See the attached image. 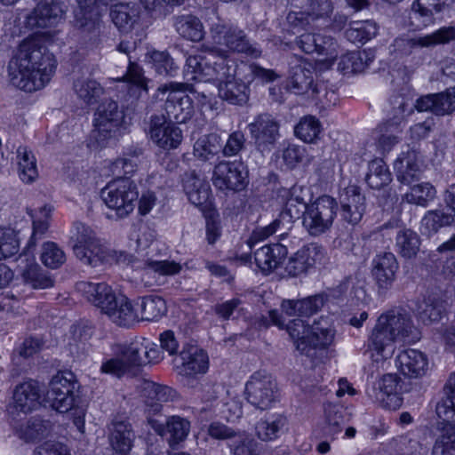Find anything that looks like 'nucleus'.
I'll return each mask as SVG.
<instances>
[{
  "mask_svg": "<svg viewBox=\"0 0 455 455\" xmlns=\"http://www.w3.org/2000/svg\"><path fill=\"white\" fill-rule=\"evenodd\" d=\"M301 8V12H290L287 16L288 22L295 28L298 26L296 21L302 25L303 15H307L312 20L330 17L333 11V4L331 0H307Z\"/></svg>",
  "mask_w": 455,
  "mask_h": 455,
  "instance_id": "nucleus-40",
  "label": "nucleus"
},
{
  "mask_svg": "<svg viewBox=\"0 0 455 455\" xmlns=\"http://www.w3.org/2000/svg\"><path fill=\"white\" fill-rule=\"evenodd\" d=\"M295 44L307 54L316 53L323 57V60L330 65L333 64L339 54L337 42L320 33H304L296 38Z\"/></svg>",
  "mask_w": 455,
  "mask_h": 455,
  "instance_id": "nucleus-18",
  "label": "nucleus"
},
{
  "mask_svg": "<svg viewBox=\"0 0 455 455\" xmlns=\"http://www.w3.org/2000/svg\"><path fill=\"white\" fill-rule=\"evenodd\" d=\"M324 414L323 434L331 440H334L341 433L347 421L346 410L339 404L326 403L324 405Z\"/></svg>",
  "mask_w": 455,
  "mask_h": 455,
  "instance_id": "nucleus-49",
  "label": "nucleus"
},
{
  "mask_svg": "<svg viewBox=\"0 0 455 455\" xmlns=\"http://www.w3.org/2000/svg\"><path fill=\"white\" fill-rule=\"evenodd\" d=\"M322 129V124L315 116H305L296 124L294 133L306 143H315L319 140Z\"/></svg>",
  "mask_w": 455,
  "mask_h": 455,
  "instance_id": "nucleus-58",
  "label": "nucleus"
},
{
  "mask_svg": "<svg viewBox=\"0 0 455 455\" xmlns=\"http://www.w3.org/2000/svg\"><path fill=\"white\" fill-rule=\"evenodd\" d=\"M14 428L17 435L28 443L47 437L52 432V424L40 417H31L26 422L17 424Z\"/></svg>",
  "mask_w": 455,
  "mask_h": 455,
  "instance_id": "nucleus-39",
  "label": "nucleus"
},
{
  "mask_svg": "<svg viewBox=\"0 0 455 455\" xmlns=\"http://www.w3.org/2000/svg\"><path fill=\"white\" fill-rule=\"evenodd\" d=\"M209 36L212 44L211 47L220 50L224 47L228 52L243 53L255 59L261 56V49L251 42L244 30L223 20L218 19L210 25Z\"/></svg>",
  "mask_w": 455,
  "mask_h": 455,
  "instance_id": "nucleus-5",
  "label": "nucleus"
},
{
  "mask_svg": "<svg viewBox=\"0 0 455 455\" xmlns=\"http://www.w3.org/2000/svg\"><path fill=\"white\" fill-rule=\"evenodd\" d=\"M78 9L75 13V26L80 30L84 43L91 47L98 46L101 42L102 22L97 2L107 4L108 0H76Z\"/></svg>",
  "mask_w": 455,
  "mask_h": 455,
  "instance_id": "nucleus-10",
  "label": "nucleus"
},
{
  "mask_svg": "<svg viewBox=\"0 0 455 455\" xmlns=\"http://www.w3.org/2000/svg\"><path fill=\"white\" fill-rule=\"evenodd\" d=\"M310 64L301 62L291 68L288 87L295 94H305L312 89L314 77Z\"/></svg>",
  "mask_w": 455,
  "mask_h": 455,
  "instance_id": "nucleus-44",
  "label": "nucleus"
},
{
  "mask_svg": "<svg viewBox=\"0 0 455 455\" xmlns=\"http://www.w3.org/2000/svg\"><path fill=\"white\" fill-rule=\"evenodd\" d=\"M413 329L410 314L402 307H395L381 314L367 343L372 360L384 363L391 358L395 349V341L409 337Z\"/></svg>",
  "mask_w": 455,
  "mask_h": 455,
  "instance_id": "nucleus-2",
  "label": "nucleus"
},
{
  "mask_svg": "<svg viewBox=\"0 0 455 455\" xmlns=\"http://www.w3.org/2000/svg\"><path fill=\"white\" fill-rule=\"evenodd\" d=\"M236 67L234 64L233 74L228 77L220 78L217 82L219 96L223 100L234 105L245 104L250 96L249 85L235 77Z\"/></svg>",
  "mask_w": 455,
  "mask_h": 455,
  "instance_id": "nucleus-29",
  "label": "nucleus"
},
{
  "mask_svg": "<svg viewBox=\"0 0 455 455\" xmlns=\"http://www.w3.org/2000/svg\"><path fill=\"white\" fill-rule=\"evenodd\" d=\"M64 10L58 2H40L26 17V26L30 28H45L55 26L62 18Z\"/></svg>",
  "mask_w": 455,
  "mask_h": 455,
  "instance_id": "nucleus-27",
  "label": "nucleus"
},
{
  "mask_svg": "<svg viewBox=\"0 0 455 455\" xmlns=\"http://www.w3.org/2000/svg\"><path fill=\"white\" fill-rule=\"evenodd\" d=\"M212 183L221 191L240 192L248 183V170L242 162L221 161L213 169Z\"/></svg>",
  "mask_w": 455,
  "mask_h": 455,
  "instance_id": "nucleus-12",
  "label": "nucleus"
},
{
  "mask_svg": "<svg viewBox=\"0 0 455 455\" xmlns=\"http://www.w3.org/2000/svg\"><path fill=\"white\" fill-rule=\"evenodd\" d=\"M76 290L86 298L88 301L99 307L101 313L104 307H108L116 294L112 288L105 283H92L82 281L76 283Z\"/></svg>",
  "mask_w": 455,
  "mask_h": 455,
  "instance_id": "nucleus-32",
  "label": "nucleus"
},
{
  "mask_svg": "<svg viewBox=\"0 0 455 455\" xmlns=\"http://www.w3.org/2000/svg\"><path fill=\"white\" fill-rule=\"evenodd\" d=\"M132 426L125 420L114 419L109 435L110 445L119 455H128L134 441Z\"/></svg>",
  "mask_w": 455,
  "mask_h": 455,
  "instance_id": "nucleus-37",
  "label": "nucleus"
},
{
  "mask_svg": "<svg viewBox=\"0 0 455 455\" xmlns=\"http://www.w3.org/2000/svg\"><path fill=\"white\" fill-rule=\"evenodd\" d=\"M204 55H190L187 58L184 76L188 81L211 82L228 77L234 71V61L227 52L204 44Z\"/></svg>",
  "mask_w": 455,
  "mask_h": 455,
  "instance_id": "nucleus-3",
  "label": "nucleus"
},
{
  "mask_svg": "<svg viewBox=\"0 0 455 455\" xmlns=\"http://www.w3.org/2000/svg\"><path fill=\"white\" fill-rule=\"evenodd\" d=\"M148 424L161 436L169 434L167 441L172 449L185 441L190 431V422L180 416H171L164 423L155 419H148Z\"/></svg>",
  "mask_w": 455,
  "mask_h": 455,
  "instance_id": "nucleus-25",
  "label": "nucleus"
},
{
  "mask_svg": "<svg viewBox=\"0 0 455 455\" xmlns=\"http://www.w3.org/2000/svg\"><path fill=\"white\" fill-rule=\"evenodd\" d=\"M110 16L120 30L128 31L139 17V9L135 4H116L111 7Z\"/></svg>",
  "mask_w": 455,
  "mask_h": 455,
  "instance_id": "nucleus-55",
  "label": "nucleus"
},
{
  "mask_svg": "<svg viewBox=\"0 0 455 455\" xmlns=\"http://www.w3.org/2000/svg\"><path fill=\"white\" fill-rule=\"evenodd\" d=\"M444 396L436 405V414L446 423L436 438L433 455H455V373L451 375L444 388Z\"/></svg>",
  "mask_w": 455,
  "mask_h": 455,
  "instance_id": "nucleus-4",
  "label": "nucleus"
},
{
  "mask_svg": "<svg viewBox=\"0 0 455 455\" xmlns=\"http://www.w3.org/2000/svg\"><path fill=\"white\" fill-rule=\"evenodd\" d=\"M323 295L316 294L302 299H283L281 308L289 316L308 317L316 314L324 305Z\"/></svg>",
  "mask_w": 455,
  "mask_h": 455,
  "instance_id": "nucleus-35",
  "label": "nucleus"
},
{
  "mask_svg": "<svg viewBox=\"0 0 455 455\" xmlns=\"http://www.w3.org/2000/svg\"><path fill=\"white\" fill-rule=\"evenodd\" d=\"M334 338V331L330 328L326 322L315 323L311 325L310 338L307 341L311 345V356L315 355L316 348H326L330 346Z\"/></svg>",
  "mask_w": 455,
  "mask_h": 455,
  "instance_id": "nucleus-60",
  "label": "nucleus"
},
{
  "mask_svg": "<svg viewBox=\"0 0 455 455\" xmlns=\"http://www.w3.org/2000/svg\"><path fill=\"white\" fill-rule=\"evenodd\" d=\"M286 254L285 246L275 243L258 249L254 253V259L262 273L269 274L282 263Z\"/></svg>",
  "mask_w": 455,
  "mask_h": 455,
  "instance_id": "nucleus-38",
  "label": "nucleus"
},
{
  "mask_svg": "<svg viewBox=\"0 0 455 455\" xmlns=\"http://www.w3.org/2000/svg\"><path fill=\"white\" fill-rule=\"evenodd\" d=\"M57 68L54 56L36 36L23 39L7 66L9 82L16 88L32 92L44 88Z\"/></svg>",
  "mask_w": 455,
  "mask_h": 455,
  "instance_id": "nucleus-1",
  "label": "nucleus"
},
{
  "mask_svg": "<svg viewBox=\"0 0 455 455\" xmlns=\"http://www.w3.org/2000/svg\"><path fill=\"white\" fill-rule=\"evenodd\" d=\"M311 326L302 319H294L287 324V331L292 339L296 349L307 356H311L310 338Z\"/></svg>",
  "mask_w": 455,
  "mask_h": 455,
  "instance_id": "nucleus-52",
  "label": "nucleus"
},
{
  "mask_svg": "<svg viewBox=\"0 0 455 455\" xmlns=\"http://www.w3.org/2000/svg\"><path fill=\"white\" fill-rule=\"evenodd\" d=\"M181 364L178 366L179 373L191 377L204 374L209 367L207 354L197 347L189 346L180 352Z\"/></svg>",
  "mask_w": 455,
  "mask_h": 455,
  "instance_id": "nucleus-31",
  "label": "nucleus"
},
{
  "mask_svg": "<svg viewBox=\"0 0 455 455\" xmlns=\"http://www.w3.org/2000/svg\"><path fill=\"white\" fill-rule=\"evenodd\" d=\"M396 103L397 107L394 108L392 116L378 127V146L384 152H389L402 140L408 105L403 99H399Z\"/></svg>",
  "mask_w": 455,
  "mask_h": 455,
  "instance_id": "nucleus-15",
  "label": "nucleus"
},
{
  "mask_svg": "<svg viewBox=\"0 0 455 455\" xmlns=\"http://www.w3.org/2000/svg\"><path fill=\"white\" fill-rule=\"evenodd\" d=\"M104 307L103 314L118 326L129 327L139 319L137 310L132 302L124 295H117L116 298Z\"/></svg>",
  "mask_w": 455,
  "mask_h": 455,
  "instance_id": "nucleus-30",
  "label": "nucleus"
},
{
  "mask_svg": "<svg viewBox=\"0 0 455 455\" xmlns=\"http://www.w3.org/2000/svg\"><path fill=\"white\" fill-rule=\"evenodd\" d=\"M118 82H127L132 85L130 90H138L139 97L141 92H148L147 79L143 75V69L137 63L129 61V66L127 68L126 73L119 78H116Z\"/></svg>",
  "mask_w": 455,
  "mask_h": 455,
  "instance_id": "nucleus-64",
  "label": "nucleus"
},
{
  "mask_svg": "<svg viewBox=\"0 0 455 455\" xmlns=\"http://www.w3.org/2000/svg\"><path fill=\"white\" fill-rule=\"evenodd\" d=\"M140 318L144 321H156L166 312V304L164 299L158 296H147L141 299Z\"/></svg>",
  "mask_w": 455,
  "mask_h": 455,
  "instance_id": "nucleus-62",
  "label": "nucleus"
},
{
  "mask_svg": "<svg viewBox=\"0 0 455 455\" xmlns=\"http://www.w3.org/2000/svg\"><path fill=\"white\" fill-rule=\"evenodd\" d=\"M173 26L176 32L183 38L200 42L204 37V28L202 21L194 15H179L173 19Z\"/></svg>",
  "mask_w": 455,
  "mask_h": 455,
  "instance_id": "nucleus-43",
  "label": "nucleus"
},
{
  "mask_svg": "<svg viewBox=\"0 0 455 455\" xmlns=\"http://www.w3.org/2000/svg\"><path fill=\"white\" fill-rule=\"evenodd\" d=\"M140 388L142 396L146 399V403L155 407V411H157L162 403L172 402L178 397L177 392L173 388L156 384L149 379H142Z\"/></svg>",
  "mask_w": 455,
  "mask_h": 455,
  "instance_id": "nucleus-36",
  "label": "nucleus"
},
{
  "mask_svg": "<svg viewBox=\"0 0 455 455\" xmlns=\"http://www.w3.org/2000/svg\"><path fill=\"white\" fill-rule=\"evenodd\" d=\"M248 127L256 147L261 151L270 150L280 137V124L269 114L259 115Z\"/></svg>",
  "mask_w": 455,
  "mask_h": 455,
  "instance_id": "nucleus-21",
  "label": "nucleus"
},
{
  "mask_svg": "<svg viewBox=\"0 0 455 455\" xmlns=\"http://www.w3.org/2000/svg\"><path fill=\"white\" fill-rule=\"evenodd\" d=\"M245 399L255 409L265 411L272 408L280 400L275 380L271 375L254 372L245 384Z\"/></svg>",
  "mask_w": 455,
  "mask_h": 455,
  "instance_id": "nucleus-9",
  "label": "nucleus"
},
{
  "mask_svg": "<svg viewBox=\"0 0 455 455\" xmlns=\"http://www.w3.org/2000/svg\"><path fill=\"white\" fill-rule=\"evenodd\" d=\"M221 148L220 138L216 133H210L200 137L194 144L195 157L201 161H207L215 156Z\"/></svg>",
  "mask_w": 455,
  "mask_h": 455,
  "instance_id": "nucleus-59",
  "label": "nucleus"
},
{
  "mask_svg": "<svg viewBox=\"0 0 455 455\" xmlns=\"http://www.w3.org/2000/svg\"><path fill=\"white\" fill-rule=\"evenodd\" d=\"M421 240L419 235L410 228H403L397 232L395 248L396 252L403 259H411L419 251Z\"/></svg>",
  "mask_w": 455,
  "mask_h": 455,
  "instance_id": "nucleus-48",
  "label": "nucleus"
},
{
  "mask_svg": "<svg viewBox=\"0 0 455 455\" xmlns=\"http://www.w3.org/2000/svg\"><path fill=\"white\" fill-rule=\"evenodd\" d=\"M42 390L38 382L25 381L18 385L12 395V403L8 408L9 414L15 419L18 412L28 413L40 407Z\"/></svg>",
  "mask_w": 455,
  "mask_h": 455,
  "instance_id": "nucleus-19",
  "label": "nucleus"
},
{
  "mask_svg": "<svg viewBox=\"0 0 455 455\" xmlns=\"http://www.w3.org/2000/svg\"><path fill=\"white\" fill-rule=\"evenodd\" d=\"M124 119L123 111L114 100H106L100 104L94 114L93 130L91 137L100 146H104L112 138Z\"/></svg>",
  "mask_w": 455,
  "mask_h": 455,
  "instance_id": "nucleus-11",
  "label": "nucleus"
},
{
  "mask_svg": "<svg viewBox=\"0 0 455 455\" xmlns=\"http://www.w3.org/2000/svg\"><path fill=\"white\" fill-rule=\"evenodd\" d=\"M455 38L454 28H442L431 34L424 36H403L394 40V51L401 55H411L424 48L448 43Z\"/></svg>",
  "mask_w": 455,
  "mask_h": 455,
  "instance_id": "nucleus-13",
  "label": "nucleus"
},
{
  "mask_svg": "<svg viewBox=\"0 0 455 455\" xmlns=\"http://www.w3.org/2000/svg\"><path fill=\"white\" fill-rule=\"evenodd\" d=\"M76 383L70 380V373L57 374L51 382L45 395L46 403L55 411L65 413L75 403Z\"/></svg>",
  "mask_w": 455,
  "mask_h": 455,
  "instance_id": "nucleus-17",
  "label": "nucleus"
},
{
  "mask_svg": "<svg viewBox=\"0 0 455 455\" xmlns=\"http://www.w3.org/2000/svg\"><path fill=\"white\" fill-rule=\"evenodd\" d=\"M372 60L373 56L367 51L349 52L340 56L338 69L344 75L363 72Z\"/></svg>",
  "mask_w": 455,
  "mask_h": 455,
  "instance_id": "nucleus-46",
  "label": "nucleus"
},
{
  "mask_svg": "<svg viewBox=\"0 0 455 455\" xmlns=\"http://www.w3.org/2000/svg\"><path fill=\"white\" fill-rule=\"evenodd\" d=\"M71 238L74 253L83 264L97 267L106 260L108 252L90 227L76 222Z\"/></svg>",
  "mask_w": 455,
  "mask_h": 455,
  "instance_id": "nucleus-7",
  "label": "nucleus"
},
{
  "mask_svg": "<svg viewBox=\"0 0 455 455\" xmlns=\"http://www.w3.org/2000/svg\"><path fill=\"white\" fill-rule=\"evenodd\" d=\"M378 33V26L372 20H355L349 24L345 35L354 44H365Z\"/></svg>",
  "mask_w": 455,
  "mask_h": 455,
  "instance_id": "nucleus-56",
  "label": "nucleus"
},
{
  "mask_svg": "<svg viewBox=\"0 0 455 455\" xmlns=\"http://www.w3.org/2000/svg\"><path fill=\"white\" fill-rule=\"evenodd\" d=\"M287 419L283 414H273L260 419L255 425L257 437L264 442L277 439L283 432Z\"/></svg>",
  "mask_w": 455,
  "mask_h": 455,
  "instance_id": "nucleus-42",
  "label": "nucleus"
},
{
  "mask_svg": "<svg viewBox=\"0 0 455 455\" xmlns=\"http://www.w3.org/2000/svg\"><path fill=\"white\" fill-rule=\"evenodd\" d=\"M149 134L154 143L164 149L176 148L182 141L181 130L164 115L151 116Z\"/></svg>",
  "mask_w": 455,
  "mask_h": 455,
  "instance_id": "nucleus-22",
  "label": "nucleus"
},
{
  "mask_svg": "<svg viewBox=\"0 0 455 455\" xmlns=\"http://www.w3.org/2000/svg\"><path fill=\"white\" fill-rule=\"evenodd\" d=\"M436 196L435 188L429 182H421L411 187L403 196V202L417 206L427 207Z\"/></svg>",
  "mask_w": 455,
  "mask_h": 455,
  "instance_id": "nucleus-57",
  "label": "nucleus"
},
{
  "mask_svg": "<svg viewBox=\"0 0 455 455\" xmlns=\"http://www.w3.org/2000/svg\"><path fill=\"white\" fill-rule=\"evenodd\" d=\"M341 220L355 226L361 220L366 210L365 196L361 193L360 188L350 185L339 194Z\"/></svg>",
  "mask_w": 455,
  "mask_h": 455,
  "instance_id": "nucleus-20",
  "label": "nucleus"
},
{
  "mask_svg": "<svg viewBox=\"0 0 455 455\" xmlns=\"http://www.w3.org/2000/svg\"><path fill=\"white\" fill-rule=\"evenodd\" d=\"M22 276L34 289H46L53 285L52 277L33 260L22 271Z\"/></svg>",
  "mask_w": 455,
  "mask_h": 455,
  "instance_id": "nucleus-61",
  "label": "nucleus"
},
{
  "mask_svg": "<svg viewBox=\"0 0 455 455\" xmlns=\"http://www.w3.org/2000/svg\"><path fill=\"white\" fill-rule=\"evenodd\" d=\"M112 351L114 355H121L130 369L145 364V339H135L131 342L114 344Z\"/></svg>",
  "mask_w": 455,
  "mask_h": 455,
  "instance_id": "nucleus-41",
  "label": "nucleus"
},
{
  "mask_svg": "<svg viewBox=\"0 0 455 455\" xmlns=\"http://www.w3.org/2000/svg\"><path fill=\"white\" fill-rule=\"evenodd\" d=\"M443 314V302L434 296L424 297L417 303L416 315L424 324L440 321Z\"/></svg>",
  "mask_w": 455,
  "mask_h": 455,
  "instance_id": "nucleus-51",
  "label": "nucleus"
},
{
  "mask_svg": "<svg viewBox=\"0 0 455 455\" xmlns=\"http://www.w3.org/2000/svg\"><path fill=\"white\" fill-rule=\"evenodd\" d=\"M443 5V0H416L410 19L413 24L418 22L417 27H426L433 21L434 12H441Z\"/></svg>",
  "mask_w": 455,
  "mask_h": 455,
  "instance_id": "nucleus-47",
  "label": "nucleus"
},
{
  "mask_svg": "<svg viewBox=\"0 0 455 455\" xmlns=\"http://www.w3.org/2000/svg\"><path fill=\"white\" fill-rule=\"evenodd\" d=\"M285 213L291 219H299L309 204H307V190L302 186L294 185L285 191Z\"/></svg>",
  "mask_w": 455,
  "mask_h": 455,
  "instance_id": "nucleus-50",
  "label": "nucleus"
},
{
  "mask_svg": "<svg viewBox=\"0 0 455 455\" xmlns=\"http://www.w3.org/2000/svg\"><path fill=\"white\" fill-rule=\"evenodd\" d=\"M100 196L106 206L114 212L116 219L128 217L135 208L139 191L130 178H116L101 189Z\"/></svg>",
  "mask_w": 455,
  "mask_h": 455,
  "instance_id": "nucleus-6",
  "label": "nucleus"
},
{
  "mask_svg": "<svg viewBox=\"0 0 455 455\" xmlns=\"http://www.w3.org/2000/svg\"><path fill=\"white\" fill-rule=\"evenodd\" d=\"M326 256L325 248L317 243H310L288 258L284 263V271L290 277L307 274L316 265L321 264Z\"/></svg>",
  "mask_w": 455,
  "mask_h": 455,
  "instance_id": "nucleus-14",
  "label": "nucleus"
},
{
  "mask_svg": "<svg viewBox=\"0 0 455 455\" xmlns=\"http://www.w3.org/2000/svg\"><path fill=\"white\" fill-rule=\"evenodd\" d=\"M338 204L330 196H322L310 204L304 212L303 227L312 236L327 233L332 227Z\"/></svg>",
  "mask_w": 455,
  "mask_h": 455,
  "instance_id": "nucleus-8",
  "label": "nucleus"
},
{
  "mask_svg": "<svg viewBox=\"0 0 455 455\" xmlns=\"http://www.w3.org/2000/svg\"><path fill=\"white\" fill-rule=\"evenodd\" d=\"M158 92L162 94L169 92L164 105L167 121L183 124L191 118L194 106L188 94L174 89V84L162 85L158 88Z\"/></svg>",
  "mask_w": 455,
  "mask_h": 455,
  "instance_id": "nucleus-16",
  "label": "nucleus"
},
{
  "mask_svg": "<svg viewBox=\"0 0 455 455\" xmlns=\"http://www.w3.org/2000/svg\"><path fill=\"white\" fill-rule=\"evenodd\" d=\"M40 259L45 267L55 269L65 263L66 254L57 243L46 242L42 246Z\"/></svg>",
  "mask_w": 455,
  "mask_h": 455,
  "instance_id": "nucleus-63",
  "label": "nucleus"
},
{
  "mask_svg": "<svg viewBox=\"0 0 455 455\" xmlns=\"http://www.w3.org/2000/svg\"><path fill=\"white\" fill-rule=\"evenodd\" d=\"M18 172L20 180L25 183H32L38 177L36 159L27 147H19L17 149Z\"/></svg>",
  "mask_w": 455,
  "mask_h": 455,
  "instance_id": "nucleus-53",
  "label": "nucleus"
},
{
  "mask_svg": "<svg viewBox=\"0 0 455 455\" xmlns=\"http://www.w3.org/2000/svg\"><path fill=\"white\" fill-rule=\"evenodd\" d=\"M401 379L395 373L383 375L373 387V394H370L376 402L389 410H397L403 403V399L398 392Z\"/></svg>",
  "mask_w": 455,
  "mask_h": 455,
  "instance_id": "nucleus-23",
  "label": "nucleus"
},
{
  "mask_svg": "<svg viewBox=\"0 0 455 455\" xmlns=\"http://www.w3.org/2000/svg\"><path fill=\"white\" fill-rule=\"evenodd\" d=\"M372 275L379 289H389L399 267L397 259L392 252H380L372 259Z\"/></svg>",
  "mask_w": 455,
  "mask_h": 455,
  "instance_id": "nucleus-28",
  "label": "nucleus"
},
{
  "mask_svg": "<svg viewBox=\"0 0 455 455\" xmlns=\"http://www.w3.org/2000/svg\"><path fill=\"white\" fill-rule=\"evenodd\" d=\"M394 168L397 180L410 185L419 175L420 165L415 152L403 153L395 162Z\"/></svg>",
  "mask_w": 455,
  "mask_h": 455,
  "instance_id": "nucleus-45",
  "label": "nucleus"
},
{
  "mask_svg": "<svg viewBox=\"0 0 455 455\" xmlns=\"http://www.w3.org/2000/svg\"><path fill=\"white\" fill-rule=\"evenodd\" d=\"M72 89L77 100L87 107L95 105L104 92V88L96 79L84 75L74 77Z\"/></svg>",
  "mask_w": 455,
  "mask_h": 455,
  "instance_id": "nucleus-34",
  "label": "nucleus"
},
{
  "mask_svg": "<svg viewBox=\"0 0 455 455\" xmlns=\"http://www.w3.org/2000/svg\"><path fill=\"white\" fill-rule=\"evenodd\" d=\"M182 182L183 190L192 204L202 211L210 207L212 190L205 179L193 171L185 173Z\"/></svg>",
  "mask_w": 455,
  "mask_h": 455,
  "instance_id": "nucleus-26",
  "label": "nucleus"
},
{
  "mask_svg": "<svg viewBox=\"0 0 455 455\" xmlns=\"http://www.w3.org/2000/svg\"><path fill=\"white\" fill-rule=\"evenodd\" d=\"M455 223V208L435 209L427 211L420 221V231L424 235L432 236L443 228Z\"/></svg>",
  "mask_w": 455,
  "mask_h": 455,
  "instance_id": "nucleus-33",
  "label": "nucleus"
},
{
  "mask_svg": "<svg viewBox=\"0 0 455 455\" xmlns=\"http://www.w3.org/2000/svg\"><path fill=\"white\" fill-rule=\"evenodd\" d=\"M392 180V175L387 164L380 158L371 160L368 164L365 181L373 189H380Z\"/></svg>",
  "mask_w": 455,
  "mask_h": 455,
  "instance_id": "nucleus-54",
  "label": "nucleus"
},
{
  "mask_svg": "<svg viewBox=\"0 0 455 455\" xmlns=\"http://www.w3.org/2000/svg\"><path fill=\"white\" fill-rule=\"evenodd\" d=\"M395 365L404 377L410 379L422 378L429 371L427 355L417 349L401 351L396 355Z\"/></svg>",
  "mask_w": 455,
  "mask_h": 455,
  "instance_id": "nucleus-24",
  "label": "nucleus"
}]
</instances>
